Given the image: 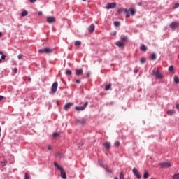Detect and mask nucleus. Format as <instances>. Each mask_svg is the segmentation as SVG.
<instances>
[{"label":"nucleus","instance_id":"nucleus-14","mask_svg":"<svg viewBox=\"0 0 179 179\" xmlns=\"http://www.w3.org/2000/svg\"><path fill=\"white\" fill-rule=\"evenodd\" d=\"M88 30H89L90 33H93L94 31V24H92L89 27Z\"/></svg>","mask_w":179,"mask_h":179},{"label":"nucleus","instance_id":"nucleus-58","mask_svg":"<svg viewBox=\"0 0 179 179\" xmlns=\"http://www.w3.org/2000/svg\"><path fill=\"white\" fill-rule=\"evenodd\" d=\"M0 136H1V127H0Z\"/></svg>","mask_w":179,"mask_h":179},{"label":"nucleus","instance_id":"nucleus-42","mask_svg":"<svg viewBox=\"0 0 179 179\" xmlns=\"http://www.w3.org/2000/svg\"><path fill=\"white\" fill-rule=\"evenodd\" d=\"M141 64H145V62H146V59H145V58H141Z\"/></svg>","mask_w":179,"mask_h":179},{"label":"nucleus","instance_id":"nucleus-29","mask_svg":"<svg viewBox=\"0 0 179 179\" xmlns=\"http://www.w3.org/2000/svg\"><path fill=\"white\" fill-rule=\"evenodd\" d=\"M48 152L51 153L52 152V145H48Z\"/></svg>","mask_w":179,"mask_h":179},{"label":"nucleus","instance_id":"nucleus-4","mask_svg":"<svg viewBox=\"0 0 179 179\" xmlns=\"http://www.w3.org/2000/svg\"><path fill=\"white\" fill-rule=\"evenodd\" d=\"M58 89V82H55L52 85V93H57Z\"/></svg>","mask_w":179,"mask_h":179},{"label":"nucleus","instance_id":"nucleus-15","mask_svg":"<svg viewBox=\"0 0 179 179\" xmlns=\"http://www.w3.org/2000/svg\"><path fill=\"white\" fill-rule=\"evenodd\" d=\"M76 122H78V124H80L81 125H83V124H86V120L85 119H80V120H77Z\"/></svg>","mask_w":179,"mask_h":179},{"label":"nucleus","instance_id":"nucleus-37","mask_svg":"<svg viewBox=\"0 0 179 179\" xmlns=\"http://www.w3.org/2000/svg\"><path fill=\"white\" fill-rule=\"evenodd\" d=\"M174 82H175V83H179L178 77H177V76L174 77Z\"/></svg>","mask_w":179,"mask_h":179},{"label":"nucleus","instance_id":"nucleus-6","mask_svg":"<svg viewBox=\"0 0 179 179\" xmlns=\"http://www.w3.org/2000/svg\"><path fill=\"white\" fill-rule=\"evenodd\" d=\"M132 171L134 176H136V177H137L138 179H141V173H139L136 168H134Z\"/></svg>","mask_w":179,"mask_h":179},{"label":"nucleus","instance_id":"nucleus-43","mask_svg":"<svg viewBox=\"0 0 179 179\" xmlns=\"http://www.w3.org/2000/svg\"><path fill=\"white\" fill-rule=\"evenodd\" d=\"M17 58H18V59H22L23 58V55L22 54L18 55Z\"/></svg>","mask_w":179,"mask_h":179},{"label":"nucleus","instance_id":"nucleus-39","mask_svg":"<svg viewBox=\"0 0 179 179\" xmlns=\"http://www.w3.org/2000/svg\"><path fill=\"white\" fill-rule=\"evenodd\" d=\"M114 26H115L116 27H118V26H120V22L115 21L114 22Z\"/></svg>","mask_w":179,"mask_h":179},{"label":"nucleus","instance_id":"nucleus-59","mask_svg":"<svg viewBox=\"0 0 179 179\" xmlns=\"http://www.w3.org/2000/svg\"><path fill=\"white\" fill-rule=\"evenodd\" d=\"M83 2H85V1H87V0H83Z\"/></svg>","mask_w":179,"mask_h":179},{"label":"nucleus","instance_id":"nucleus-55","mask_svg":"<svg viewBox=\"0 0 179 179\" xmlns=\"http://www.w3.org/2000/svg\"><path fill=\"white\" fill-rule=\"evenodd\" d=\"M134 73H138V70H134Z\"/></svg>","mask_w":179,"mask_h":179},{"label":"nucleus","instance_id":"nucleus-16","mask_svg":"<svg viewBox=\"0 0 179 179\" xmlns=\"http://www.w3.org/2000/svg\"><path fill=\"white\" fill-rule=\"evenodd\" d=\"M8 164V159H4L3 161L1 162V167H5Z\"/></svg>","mask_w":179,"mask_h":179},{"label":"nucleus","instance_id":"nucleus-32","mask_svg":"<svg viewBox=\"0 0 179 179\" xmlns=\"http://www.w3.org/2000/svg\"><path fill=\"white\" fill-rule=\"evenodd\" d=\"M151 59H152V61H155V59H156V54L152 53V54L151 55Z\"/></svg>","mask_w":179,"mask_h":179},{"label":"nucleus","instance_id":"nucleus-17","mask_svg":"<svg viewBox=\"0 0 179 179\" xmlns=\"http://www.w3.org/2000/svg\"><path fill=\"white\" fill-rule=\"evenodd\" d=\"M5 58H6V56L2 52H0V62H2V60L5 59Z\"/></svg>","mask_w":179,"mask_h":179},{"label":"nucleus","instance_id":"nucleus-31","mask_svg":"<svg viewBox=\"0 0 179 179\" xmlns=\"http://www.w3.org/2000/svg\"><path fill=\"white\" fill-rule=\"evenodd\" d=\"M125 9L126 8H120L118 10H117V13H122V12H125Z\"/></svg>","mask_w":179,"mask_h":179},{"label":"nucleus","instance_id":"nucleus-19","mask_svg":"<svg viewBox=\"0 0 179 179\" xmlns=\"http://www.w3.org/2000/svg\"><path fill=\"white\" fill-rule=\"evenodd\" d=\"M143 178L145 179L149 178V172H148V171L146 170L144 171Z\"/></svg>","mask_w":179,"mask_h":179},{"label":"nucleus","instance_id":"nucleus-38","mask_svg":"<svg viewBox=\"0 0 179 179\" xmlns=\"http://www.w3.org/2000/svg\"><path fill=\"white\" fill-rule=\"evenodd\" d=\"M173 179H179V173L174 174Z\"/></svg>","mask_w":179,"mask_h":179},{"label":"nucleus","instance_id":"nucleus-57","mask_svg":"<svg viewBox=\"0 0 179 179\" xmlns=\"http://www.w3.org/2000/svg\"><path fill=\"white\" fill-rule=\"evenodd\" d=\"M87 76H88V77H89V76H90V73H88V74H87Z\"/></svg>","mask_w":179,"mask_h":179},{"label":"nucleus","instance_id":"nucleus-33","mask_svg":"<svg viewBox=\"0 0 179 179\" xmlns=\"http://www.w3.org/2000/svg\"><path fill=\"white\" fill-rule=\"evenodd\" d=\"M111 89V84H108L106 86L105 90H110Z\"/></svg>","mask_w":179,"mask_h":179},{"label":"nucleus","instance_id":"nucleus-53","mask_svg":"<svg viewBox=\"0 0 179 179\" xmlns=\"http://www.w3.org/2000/svg\"><path fill=\"white\" fill-rule=\"evenodd\" d=\"M176 108H178V109L179 110V103H178V104L176 105Z\"/></svg>","mask_w":179,"mask_h":179},{"label":"nucleus","instance_id":"nucleus-7","mask_svg":"<svg viewBox=\"0 0 179 179\" xmlns=\"http://www.w3.org/2000/svg\"><path fill=\"white\" fill-rule=\"evenodd\" d=\"M99 164H101V166L102 167H103L104 169H106L107 173H112L113 171H111V169H108V167H107V165H104V164L103 163V162L101 161H99Z\"/></svg>","mask_w":179,"mask_h":179},{"label":"nucleus","instance_id":"nucleus-54","mask_svg":"<svg viewBox=\"0 0 179 179\" xmlns=\"http://www.w3.org/2000/svg\"><path fill=\"white\" fill-rule=\"evenodd\" d=\"M28 81H29V82H31V78H28Z\"/></svg>","mask_w":179,"mask_h":179},{"label":"nucleus","instance_id":"nucleus-41","mask_svg":"<svg viewBox=\"0 0 179 179\" xmlns=\"http://www.w3.org/2000/svg\"><path fill=\"white\" fill-rule=\"evenodd\" d=\"M24 179H30V176H29V174H27V173H25Z\"/></svg>","mask_w":179,"mask_h":179},{"label":"nucleus","instance_id":"nucleus-50","mask_svg":"<svg viewBox=\"0 0 179 179\" xmlns=\"http://www.w3.org/2000/svg\"><path fill=\"white\" fill-rule=\"evenodd\" d=\"M76 83H80V80H76Z\"/></svg>","mask_w":179,"mask_h":179},{"label":"nucleus","instance_id":"nucleus-5","mask_svg":"<svg viewBox=\"0 0 179 179\" xmlns=\"http://www.w3.org/2000/svg\"><path fill=\"white\" fill-rule=\"evenodd\" d=\"M169 27H171V29H177V27H179V22H173L170 24Z\"/></svg>","mask_w":179,"mask_h":179},{"label":"nucleus","instance_id":"nucleus-1","mask_svg":"<svg viewBox=\"0 0 179 179\" xmlns=\"http://www.w3.org/2000/svg\"><path fill=\"white\" fill-rule=\"evenodd\" d=\"M152 74L154 75V76L155 78H157V79H163V78H164V76H163V75H162V73H160V71H159V69L155 68L152 70Z\"/></svg>","mask_w":179,"mask_h":179},{"label":"nucleus","instance_id":"nucleus-30","mask_svg":"<svg viewBox=\"0 0 179 179\" xmlns=\"http://www.w3.org/2000/svg\"><path fill=\"white\" fill-rule=\"evenodd\" d=\"M66 75H67L68 76L72 75V71H71V70H66Z\"/></svg>","mask_w":179,"mask_h":179},{"label":"nucleus","instance_id":"nucleus-46","mask_svg":"<svg viewBox=\"0 0 179 179\" xmlns=\"http://www.w3.org/2000/svg\"><path fill=\"white\" fill-rule=\"evenodd\" d=\"M3 100V96L0 95V101H2Z\"/></svg>","mask_w":179,"mask_h":179},{"label":"nucleus","instance_id":"nucleus-47","mask_svg":"<svg viewBox=\"0 0 179 179\" xmlns=\"http://www.w3.org/2000/svg\"><path fill=\"white\" fill-rule=\"evenodd\" d=\"M36 1H37V0H29V2H31V3H34V2H36Z\"/></svg>","mask_w":179,"mask_h":179},{"label":"nucleus","instance_id":"nucleus-34","mask_svg":"<svg viewBox=\"0 0 179 179\" xmlns=\"http://www.w3.org/2000/svg\"><path fill=\"white\" fill-rule=\"evenodd\" d=\"M38 52L39 54H44V52H45V48L39 50Z\"/></svg>","mask_w":179,"mask_h":179},{"label":"nucleus","instance_id":"nucleus-13","mask_svg":"<svg viewBox=\"0 0 179 179\" xmlns=\"http://www.w3.org/2000/svg\"><path fill=\"white\" fill-rule=\"evenodd\" d=\"M103 146L106 149V150H108L111 148V144L108 142H106L103 144Z\"/></svg>","mask_w":179,"mask_h":179},{"label":"nucleus","instance_id":"nucleus-9","mask_svg":"<svg viewBox=\"0 0 179 179\" xmlns=\"http://www.w3.org/2000/svg\"><path fill=\"white\" fill-rule=\"evenodd\" d=\"M159 166L162 168L171 167V164L170 162H162L159 164Z\"/></svg>","mask_w":179,"mask_h":179},{"label":"nucleus","instance_id":"nucleus-45","mask_svg":"<svg viewBox=\"0 0 179 179\" xmlns=\"http://www.w3.org/2000/svg\"><path fill=\"white\" fill-rule=\"evenodd\" d=\"M13 71L16 73L17 72V68H14Z\"/></svg>","mask_w":179,"mask_h":179},{"label":"nucleus","instance_id":"nucleus-49","mask_svg":"<svg viewBox=\"0 0 179 179\" xmlns=\"http://www.w3.org/2000/svg\"><path fill=\"white\" fill-rule=\"evenodd\" d=\"M178 7H179V3H176L175 4V8H178Z\"/></svg>","mask_w":179,"mask_h":179},{"label":"nucleus","instance_id":"nucleus-25","mask_svg":"<svg viewBox=\"0 0 179 179\" xmlns=\"http://www.w3.org/2000/svg\"><path fill=\"white\" fill-rule=\"evenodd\" d=\"M54 166L55 167H57V169H58V170H62L64 168L61 167L57 162H54Z\"/></svg>","mask_w":179,"mask_h":179},{"label":"nucleus","instance_id":"nucleus-22","mask_svg":"<svg viewBox=\"0 0 179 179\" xmlns=\"http://www.w3.org/2000/svg\"><path fill=\"white\" fill-rule=\"evenodd\" d=\"M116 45H117V47H124V42L122 41H117L116 43Z\"/></svg>","mask_w":179,"mask_h":179},{"label":"nucleus","instance_id":"nucleus-26","mask_svg":"<svg viewBox=\"0 0 179 179\" xmlns=\"http://www.w3.org/2000/svg\"><path fill=\"white\" fill-rule=\"evenodd\" d=\"M124 13L126 15V17H129V16H131V14H129V10H128L127 8L124 10Z\"/></svg>","mask_w":179,"mask_h":179},{"label":"nucleus","instance_id":"nucleus-18","mask_svg":"<svg viewBox=\"0 0 179 179\" xmlns=\"http://www.w3.org/2000/svg\"><path fill=\"white\" fill-rule=\"evenodd\" d=\"M76 73L77 76H79L80 75H82L83 73V69H77L76 70Z\"/></svg>","mask_w":179,"mask_h":179},{"label":"nucleus","instance_id":"nucleus-44","mask_svg":"<svg viewBox=\"0 0 179 179\" xmlns=\"http://www.w3.org/2000/svg\"><path fill=\"white\" fill-rule=\"evenodd\" d=\"M120 179H124V174L122 173H120Z\"/></svg>","mask_w":179,"mask_h":179},{"label":"nucleus","instance_id":"nucleus-10","mask_svg":"<svg viewBox=\"0 0 179 179\" xmlns=\"http://www.w3.org/2000/svg\"><path fill=\"white\" fill-rule=\"evenodd\" d=\"M72 106H73V103H66L65 106H64V110L66 111H68V110H69V108H71V107H72Z\"/></svg>","mask_w":179,"mask_h":179},{"label":"nucleus","instance_id":"nucleus-56","mask_svg":"<svg viewBox=\"0 0 179 179\" xmlns=\"http://www.w3.org/2000/svg\"><path fill=\"white\" fill-rule=\"evenodd\" d=\"M2 37V33L0 32V38Z\"/></svg>","mask_w":179,"mask_h":179},{"label":"nucleus","instance_id":"nucleus-40","mask_svg":"<svg viewBox=\"0 0 179 179\" xmlns=\"http://www.w3.org/2000/svg\"><path fill=\"white\" fill-rule=\"evenodd\" d=\"M115 146L116 148H119V146H120V141H116V142L115 143Z\"/></svg>","mask_w":179,"mask_h":179},{"label":"nucleus","instance_id":"nucleus-28","mask_svg":"<svg viewBox=\"0 0 179 179\" xmlns=\"http://www.w3.org/2000/svg\"><path fill=\"white\" fill-rule=\"evenodd\" d=\"M59 133H53L52 136L53 138H59Z\"/></svg>","mask_w":179,"mask_h":179},{"label":"nucleus","instance_id":"nucleus-20","mask_svg":"<svg viewBox=\"0 0 179 179\" xmlns=\"http://www.w3.org/2000/svg\"><path fill=\"white\" fill-rule=\"evenodd\" d=\"M131 16H135V13H136V12L135 11V10L134 8H129V9Z\"/></svg>","mask_w":179,"mask_h":179},{"label":"nucleus","instance_id":"nucleus-35","mask_svg":"<svg viewBox=\"0 0 179 179\" xmlns=\"http://www.w3.org/2000/svg\"><path fill=\"white\" fill-rule=\"evenodd\" d=\"M169 72H173L174 71V66H170L169 68Z\"/></svg>","mask_w":179,"mask_h":179},{"label":"nucleus","instance_id":"nucleus-21","mask_svg":"<svg viewBox=\"0 0 179 179\" xmlns=\"http://www.w3.org/2000/svg\"><path fill=\"white\" fill-rule=\"evenodd\" d=\"M140 50H141L142 51H146L148 50V48L146 47V45L142 44L140 47Z\"/></svg>","mask_w":179,"mask_h":179},{"label":"nucleus","instance_id":"nucleus-27","mask_svg":"<svg viewBox=\"0 0 179 179\" xmlns=\"http://www.w3.org/2000/svg\"><path fill=\"white\" fill-rule=\"evenodd\" d=\"M75 45H76V47H79V45H82V42H81L80 41H76L75 42Z\"/></svg>","mask_w":179,"mask_h":179},{"label":"nucleus","instance_id":"nucleus-12","mask_svg":"<svg viewBox=\"0 0 179 179\" xmlns=\"http://www.w3.org/2000/svg\"><path fill=\"white\" fill-rule=\"evenodd\" d=\"M54 49L51 48H45V54H52L53 52Z\"/></svg>","mask_w":179,"mask_h":179},{"label":"nucleus","instance_id":"nucleus-23","mask_svg":"<svg viewBox=\"0 0 179 179\" xmlns=\"http://www.w3.org/2000/svg\"><path fill=\"white\" fill-rule=\"evenodd\" d=\"M168 115H173V114H176V111L173 110H170L167 111Z\"/></svg>","mask_w":179,"mask_h":179},{"label":"nucleus","instance_id":"nucleus-52","mask_svg":"<svg viewBox=\"0 0 179 179\" xmlns=\"http://www.w3.org/2000/svg\"><path fill=\"white\" fill-rule=\"evenodd\" d=\"M138 6H141L142 5V2L138 3Z\"/></svg>","mask_w":179,"mask_h":179},{"label":"nucleus","instance_id":"nucleus-8","mask_svg":"<svg viewBox=\"0 0 179 179\" xmlns=\"http://www.w3.org/2000/svg\"><path fill=\"white\" fill-rule=\"evenodd\" d=\"M117 6V3H110L106 5V9H114Z\"/></svg>","mask_w":179,"mask_h":179},{"label":"nucleus","instance_id":"nucleus-11","mask_svg":"<svg viewBox=\"0 0 179 179\" xmlns=\"http://www.w3.org/2000/svg\"><path fill=\"white\" fill-rule=\"evenodd\" d=\"M60 173H61L62 178L66 179V173L65 172V171H64V168L62 169H60Z\"/></svg>","mask_w":179,"mask_h":179},{"label":"nucleus","instance_id":"nucleus-2","mask_svg":"<svg viewBox=\"0 0 179 179\" xmlns=\"http://www.w3.org/2000/svg\"><path fill=\"white\" fill-rule=\"evenodd\" d=\"M46 22L50 24H52L57 22V19L54 16H49L46 18Z\"/></svg>","mask_w":179,"mask_h":179},{"label":"nucleus","instance_id":"nucleus-24","mask_svg":"<svg viewBox=\"0 0 179 179\" xmlns=\"http://www.w3.org/2000/svg\"><path fill=\"white\" fill-rule=\"evenodd\" d=\"M27 15H29V13L27 12V10H24L21 13V15L22 17H24V16H27Z\"/></svg>","mask_w":179,"mask_h":179},{"label":"nucleus","instance_id":"nucleus-3","mask_svg":"<svg viewBox=\"0 0 179 179\" xmlns=\"http://www.w3.org/2000/svg\"><path fill=\"white\" fill-rule=\"evenodd\" d=\"M89 105V102H85L83 106H76V111H83Z\"/></svg>","mask_w":179,"mask_h":179},{"label":"nucleus","instance_id":"nucleus-51","mask_svg":"<svg viewBox=\"0 0 179 179\" xmlns=\"http://www.w3.org/2000/svg\"><path fill=\"white\" fill-rule=\"evenodd\" d=\"M117 34V32H113V34H112V36H115Z\"/></svg>","mask_w":179,"mask_h":179},{"label":"nucleus","instance_id":"nucleus-36","mask_svg":"<svg viewBox=\"0 0 179 179\" xmlns=\"http://www.w3.org/2000/svg\"><path fill=\"white\" fill-rule=\"evenodd\" d=\"M122 41H128V36H124L123 38H121Z\"/></svg>","mask_w":179,"mask_h":179},{"label":"nucleus","instance_id":"nucleus-48","mask_svg":"<svg viewBox=\"0 0 179 179\" xmlns=\"http://www.w3.org/2000/svg\"><path fill=\"white\" fill-rule=\"evenodd\" d=\"M38 16H41L43 15V13L41 11H39L38 13Z\"/></svg>","mask_w":179,"mask_h":179}]
</instances>
